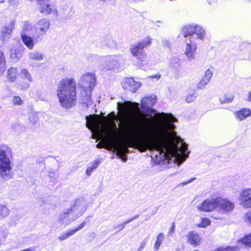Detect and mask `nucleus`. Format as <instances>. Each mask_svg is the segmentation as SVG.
<instances>
[{"label": "nucleus", "instance_id": "f257e3e1", "mask_svg": "<svg viewBox=\"0 0 251 251\" xmlns=\"http://www.w3.org/2000/svg\"><path fill=\"white\" fill-rule=\"evenodd\" d=\"M168 118L169 117L167 118V121L160 125L158 134L149 131H139L131 125H126L123 130L127 140L126 146L115 147L116 154H126L130 152L127 147H133L144 142L148 149L158 153L160 159L173 161L180 165L188 158L190 151H188L186 143L178 144L171 140L174 131L173 125L168 123Z\"/></svg>", "mask_w": 251, "mask_h": 251}, {"label": "nucleus", "instance_id": "f03ea898", "mask_svg": "<svg viewBox=\"0 0 251 251\" xmlns=\"http://www.w3.org/2000/svg\"><path fill=\"white\" fill-rule=\"evenodd\" d=\"M156 99L157 98L155 95H151L143 98L141 101V106L146 109V112L147 115L149 118V122L154 121L153 120L155 119V116L157 115H159V117L162 119L161 121L157 122L155 124L154 130L152 132L155 134H158V128L161 123L165 121L166 120V119H167V118H168V117L170 116L171 117H169V118H168V123L173 125V130L174 131V134H173V135L171 136V140L175 141V142L178 144L179 143H185L182 141V139L180 137L177 135V133L175 130L176 126L175 125V123L177 121V119L171 113H166L164 112L159 113L156 109L151 107V106H153L156 102Z\"/></svg>", "mask_w": 251, "mask_h": 251}, {"label": "nucleus", "instance_id": "7ed1b4c3", "mask_svg": "<svg viewBox=\"0 0 251 251\" xmlns=\"http://www.w3.org/2000/svg\"><path fill=\"white\" fill-rule=\"evenodd\" d=\"M76 82L74 79L65 78L57 85L56 95L61 106L70 108L76 103Z\"/></svg>", "mask_w": 251, "mask_h": 251}, {"label": "nucleus", "instance_id": "20e7f679", "mask_svg": "<svg viewBox=\"0 0 251 251\" xmlns=\"http://www.w3.org/2000/svg\"><path fill=\"white\" fill-rule=\"evenodd\" d=\"M234 208V204L232 202L221 197L205 200L200 206H198L199 210L207 212L216 210L218 214H213L212 216V217L216 220L222 219L223 214L231 212Z\"/></svg>", "mask_w": 251, "mask_h": 251}, {"label": "nucleus", "instance_id": "39448f33", "mask_svg": "<svg viewBox=\"0 0 251 251\" xmlns=\"http://www.w3.org/2000/svg\"><path fill=\"white\" fill-rule=\"evenodd\" d=\"M88 203L86 199L83 197H79L71 201L70 207L60 214L57 222L62 225L67 226L75 221L86 211Z\"/></svg>", "mask_w": 251, "mask_h": 251}, {"label": "nucleus", "instance_id": "423d86ee", "mask_svg": "<svg viewBox=\"0 0 251 251\" xmlns=\"http://www.w3.org/2000/svg\"><path fill=\"white\" fill-rule=\"evenodd\" d=\"M96 76L95 74L88 73L80 78L78 85L80 89V101L88 106L92 104L91 92L96 85Z\"/></svg>", "mask_w": 251, "mask_h": 251}, {"label": "nucleus", "instance_id": "0eeeda50", "mask_svg": "<svg viewBox=\"0 0 251 251\" xmlns=\"http://www.w3.org/2000/svg\"><path fill=\"white\" fill-rule=\"evenodd\" d=\"M9 148L7 145L0 147V178L7 180L13 177L10 159L7 155Z\"/></svg>", "mask_w": 251, "mask_h": 251}, {"label": "nucleus", "instance_id": "6e6552de", "mask_svg": "<svg viewBox=\"0 0 251 251\" xmlns=\"http://www.w3.org/2000/svg\"><path fill=\"white\" fill-rule=\"evenodd\" d=\"M152 38L148 36L139 42L132 44L130 50L132 56L135 57L138 64H141L145 61L146 53L144 49L151 44Z\"/></svg>", "mask_w": 251, "mask_h": 251}, {"label": "nucleus", "instance_id": "1a4fd4ad", "mask_svg": "<svg viewBox=\"0 0 251 251\" xmlns=\"http://www.w3.org/2000/svg\"><path fill=\"white\" fill-rule=\"evenodd\" d=\"M117 123V116L115 113L113 112L110 122L107 125L108 139L104 144L100 143L97 144L96 147L98 149H106L108 147H113L114 146L113 139L116 136L117 132L118 131Z\"/></svg>", "mask_w": 251, "mask_h": 251}, {"label": "nucleus", "instance_id": "9d476101", "mask_svg": "<svg viewBox=\"0 0 251 251\" xmlns=\"http://www.w3.org/2000/svg\"><path fill=\"white\" fill-rule=\"evenodd\" d=\"M50 26V21L48 19H41L36 23L34 25L35 43H38L43 40L44 35L49 29Z\"/></svg>", "mask_w": 251, "mask_h": 251}, {"label": "nucleus", "instance_id": "9b49d317", "mask_svg": "<svg viewBox=\"0 0 251 251\" xmlns=\"http://www.w3.org/2000/svg\"><path fill=\"white\" fill-rule=\"evenodd\" d=\"M117 108L124 116L126 117L138 112L140 109L139 103L130 101L117 102Z\"/></svg>", "mask_w": 251, "mask_h": 251}, {"label": "nucleus", "instance_id": "f8f14e48", "mask_svg": "<svg viewBox=\"0 0 251 251\" xmlns=\"http://www.w3.org/2000/svg\"><path fill=\"white\" fill-rule=\"evenodd\" d=\"M123 61V59L120 55H109L104 57L103 59V70H112L118 68Z\"/></svg>", "mask_w": 251, "mask_h": 251}, {"label": "nucleus", "instance_id": "ddd939ff", "mask_svg": "<svg viewBox=\"0 0 251 251\" xmlns=\"http://www.w3.org/2000/svg\"><path fill=\"white\" fill-rule=\"evenodd\" d=\"M186 46L184 49V54L186 56L187 60L192 62L195 58L196 50L197 49V43L194 40L193 37L190 39L185 40Z\"/></svg>", "mask_w": 251, "mask_h": 251}, {"label": "nucleus", "instance_id": "4468645a", "mask_svg": "<svg viewBox=\"0 0 251 251\" xmlns=\"http://www.w3.org/2000/svg\"><path fill=\"white\" fill-rule=\"evenodd\" d=\"M86 126L91 131L100 129L101 128L103 122L97 115L86 117Z\"/></svg>", "mask_w": 251, "mask_h": 251}, {"label": "nucleus", "instance_id": "2eb2a0df", "mask_svg": "<svg viewBox=\"0 0 251 251\" xmlns=\"http://www.w3.org/2000/svg\"><path fill=\"white\" fill-rule=\"evenodd\" d=\"M239 200L243 207L251 208V188H245L240 192Z\"/></svg>", "mask_w": 251, "mask_h": 251}, {"label": "nucleus", "instance_id": "dca6fc26", "mask_svg": "<svg viewBox=\"0 0 251 251\" xmlns=\"http://www.w3.org/2000/svg\"><path fill=\"white\" fill-rule=\"evenodd\" d=\"M123 87L126 90L134 93L140 87L141 83L136 82L133 78H127L122 83Z\"/></svg>", "mask_w": 251, "mask_h": 251}, {"label": "nucleus", "instance_id": "f3484780", "mask_svg": "<svg viewBox=\"0 0 251 251\" xmlns=\"http://www.w3.org/2000/svg\"><path fill=\"white\" fill-rule=\"evenodd\" d=\"M15 21L12 20L7 25L1 28L0 37L3 42L7 41L11 37V34L15 28Z\"/></svg>", "mask_w": 251, "mask_h": 251}, {"label": "nucleus", "instance_id": "a211bd4d", "mask_svg": "<svg viewBox=\"0 0 251 251\" xmlns=\"http://www.w3.org/2000/svg\"><path fill=\"white\" fill-rule=\"evenodd\" d=\"M187 242L194 246H198L201 242V238L196 231H192L188 233L187 235Z\"/></svg>", "mask_w": 251, "mask_h": 251}, {"label": "nucleus", "instance_id": "6ab92c4d", "mask_svg": "<svg viewBox=\"0 0 251 251\" xmlns=\"http://www.w3.org/2000/svg\"><path fill=\"white\" fill-rule=\"evenodd\" d=\"M195 25H188L182 28V33L186 39H190L193 37L195 41Z\"/></svg>", "mask_w": 251, "mask_h": 251}, {"label": "nucleus", "instance_id": "aec40b11", "mask_svg": "<svg viewBox=\"0 0 251 251\" xmlns=\"http://www.w3.org/2000/svg\"><path fill=\"white\" fill-rule=\"evenodd\" d=\"M237 247L239 249H245L251 247V233L246 235L243 238L237 242Z\"/></svg>", "mask_w": 251, "mask_h": 251}, {"label": "nucleus", "instance_id": "412c9836", "mask_svg": "<svg viewBox=\"0 0 251 251\" xmlns=\"http://www.w3.org/2000/svg\"><path fill=\"white\" fill-rule=\"evenodd\" d=\"M21 39L24 44L29 49H33L35 43L34 36L33 38L28 36L27 34H23L21 35Z\"/></svg>", "mask_w": 251, "mask_h": 251}, {"label": "nucleus", "instance_id": "4be33fe9", "mask_svg": "<svg viewBox=\"0 0 251 251\" xmlns=\"http://www.w3.org/2000/svg\"><path fill=\"white\" fill-rule=\"evenodd\" d=\"M24 47L20 46L19 49H13L11 50V58L13 62H17L22 56V50Z\"/></svg>", "mask_w": 251, "mask_h": 251}, {"label": "nucleus", "instance_id": "5701e85b", "mask_svg": "<svg viewBox=\"0 0 251 251\" xmlns=\"http://www.w3.org/2000/svg\"><path fill=\"white\" fill-rule=\"evenodd\" d=\"M195 41L197 39L203 40L205 35V29L201 25H196L195 26Z\"/></svg>", "mask_w": 251, "mask_h": 251}, {"label": "nucleus", "instance_id": "b1692460", "mask_svg": "<svg viewBox=\"0 0 251 251\" xmlns=\"http://www.w3.org/2000/svg\"><path fill=\"white\" fill-rule=\"evenodd\" d=\"M18 75V71L16 68L11 67L8 70L7 77L10 82H14Z\"/></svg>", "mask_w": 251, "mask_h": 251}, {"label": "nucleus", "instance_id": "393cba45", "mask_svg": "<svg viewBox=\"0 0 251 251\" xmlns=\"http://www.w3.org/2000/svg\"><path fill=\"white\" fill-rule=\"evenodd\" d=\"M55 11L56 9L55 7L49 4H41L39 8V11L42 13L46 14L53 13Z\"/></svg>", "mask_w": 251, "mask_h": 251}, {"label": "nucleus", "instance_id": "a878e982", "mask_svg": "<svg viewBox=\"0 0 251 251\" xmlns=\"http://www.w3.org/2000/svg\"><path fill=\"white\" fill-rule=\"evenodd\" d=\"M101 162V159L98 158L96 159L93 162L90 163L89 166L87 167L86 170V174L88 176H90L93 170L97 169Z\"/></svg>", "mask_w": 251, "mask_h": 251}, {"label": "nucleus", "instance_id": "bb28decb", "mask_svg": "<svg viewBox=\"0 0 251 251\" xmlns=\"http://www.w3.org/2000/svg\"><path fill=\"white\" fill-rule=\"evenodd\" d=\"M19 76L20 78L25 80H27L28 82H33V79L31 74L25 69H23L20 72Z\"/></svg>", "mask_w": 251, "mask_h": 251}, {"label": "nucleus", "instance_id": "cd10ccee", "mask_svg": "<svg viewBox=\"0 0 251 251\" xmlns=\"http://www.w3.org/2000/svg\"><path fill=\"white\" fill-rule=\"evenodd\" d=\"M251 113V111L249 109H243L237 112L235 114V116L236 118L238 119L239 120H243L250 116Z\"/></svg>", "mask_w": 251, "mask_h": 251}, {"label": "nucleus", "instance_id": "c85d7f7f", "mask_svg": "<svg viewBox=\"0 0 251 251\" xmlns=\"http://www.w3.org/2000/svg\"><path fill=\"white\" fill-rule=\"evenodd\" d=\"M33 25L31 23L28 21H24L22 25V30L21 31V35L23 34H26L32 31L33 29Z\"/></svg>", "mask_w": 251, "mask_h": 251}, {"label": "nucleus", "instance_id": "c756f323", "mask_svg": "<svg viewBox=\"0 0 251 251\" xmlns=\"http://www.w3.org/2000/svg\"><path fill=\"white\" fill-rule=\"evenodd\" d=\"M28 56L30 59L41 61L44 58L45 55L40 52L35 51L30 52L28 54Z\"/></svg>", "mask_w": 251, "mask_h": 251}, {"label": "nucleus", "instance_id": "7c9ffc66", "mask_svg": "<svg viewBox=\"0 0 251 251\" xmlns=\"http://www.w3.org/2000/svg\"><path fill=\"white\" fill-rule=\"evenodd\" d=\"M164 238V234L162 233H160L158 235L153 247L154 251H157L159 250L160 246L162 243Z\"/></svg>", "mask_w": 251, "mask_h": 251}, {"label": "nucleus", "instance_id": "2f4dec72", "mask_svg": "<svg viewBox=\"0 0 251 251\" xmlns=\"http://www.w3.org/2000/svg\"><path fill=\"white\" fill-rule=\"evenodd\" d=\"M29 82L27 80L19 82L17 84L18 88L22 91H26L30 87Z\"/></svg>", "mask_w": 251, "mask_h": 251}, {"label": "nucleus", "instance_id": "473e14b6", "mask_svg": "<svg viewBox=\"0 0 251 251\" xmlns=\"http://www.w3.org/2000/svg\"><path fill=\"white\" fill-rule=\"evenodd\" d=\"M5 69V61L2 51H0V74H2Z\"/></svg>", "mask_w": 251, "mask_h": 251}, {"label": "nucleus", "instance_id": "72a5a7b5", "mask_svg": "<svg viewBox=\"0 0 251 251\" xmlns=\"http://www.w3.org/2000/svg\"><path fill=\"white\" fill-rule=\"evenodd\" d=\"M233 99V96L232 95H225L223 97L220 98V101L221 103H229Z\"/></svg>", "mask_w": 251, "mask_h": 251}, {"label": "nucleus", "instance_id": "f704fd0d", "mask_svg": "<svg viewBox=\"0 0 251 251\" xmlns=\"http://www.w3.org/2000/svg\"><path fill=\"white\" fill-rule=\"evenodd\" d=\"M9 213V209L5 205L0 204V218L7 216Z\"/></svg>", "mask_w": 251, "mask_h": 251}, {"label": "nucleus", "instance_id": "c9c22d12", "mask_svg": "<svg viewBox=\"0 0 251 251\" xmlns=\"http://www.w3.org/2000/svg\"><path fill=\"white\" fill-rule=\"evenodd\" d=\"M74 234V232L72 230H69L66 232H64L62 233L60 236L58 237L59 239L61 241L65 240L66 239L68 238L70 236H72Z\"/></svg>", "mask_w": 251, "mask_h": 251}, {"label": "nucleus", "instance_id": "e433bc0d", "mask_svg": "<svg viewBox=\"0 0 251 251\" xmlns=\"http://www.w3.org/2000/svg\"><path fill=\"white\" fill-rule=\"evenodd\" d=\"M170 65L172 68H177L179 67V59L177 57H172L170 61Z\"/></svg>", "mask_w": 251, "mask_h": 251}, {"label": "nucleus", "instance_id": "4c0bfd02", "mask_svg": "<svg viewBox=\"0 0 251 251\" xmlns=\"http://www.w3.org/2000/svg\"><path fill=\"white\" fill-rule=\"evenodd\" d=\"M212 72L209 69H208L205 72L204 75L202 79L205 80L206 81V83H208L210 78L212 76Z\"/></svg>", "mask_w": 251, "mask_h": 251}, {"label": "nucleus", "instance_id": "58836bf2", "mask_svg": "<svg viewBox=\"0 0 251 251\" xmlns=\"http://www.w3.org/2000/svg\"><path fill=\"white\" fill-rule=\"evenodd\" d=\"M212 72L209 69H208L205 72L204 75L202 79L205 80L206 81V83H208L210 78L212 76Z\"/></svg>", "mask_w": 251, "mask_h": 251}, {"label": "nucleus", "instance_id": "ea45409f", "mask_svg": "<svg viewBox=\"0 0 251 251\" xmlns=\"http://www.w3.org/2000/svg\"><path fill=\"white\" fill-rule=\"evenodd\" d=\"M161 44L164 48L171 50L172 48V44L169 41V40L165 38H163L161 40Z\"/></svg>", "mask_w": 251, "mask_h": 251}, {"label": "nucleus", "instance_id": "a19ab883", "mask_svg": "<svg viewBox=\"0 0 251 251\" xmlns=\"http://www.w3.org/2000/svg\"><path fill=\"white\" fill-rule=\"evenodd\" d=\"M197 97V94L196 92H193L191 94H188L186 98V101L187 102H191L193 101Z\"/></svg>", "mask_w": 251, "mask_h": 251}, {"label": "nucleus", "instance_id": "79ce46f5", "mask_svg": "<svg viewBox=\"0 0 251 251\" xmlns=\"http://www.w3.org/2000/svg\"><path fill=\"white\" fill-rule=\"evenodd\" d=\"M238 247H227L226 248H220L215 250L214 251H235L236 248Z\"/></svg>", "mask_w": 251, "mask_h": 251}, {"label": "nucleus", "instance_id": "37998d69", "mask_svg": "<svg viewBox=\"0 0 251 251\" xmlns=\"http://www.w3.org/2000/svg\"><path fill=\"white\" fill-rule=\"evenodd\" d=\"M13 103L15 105H20L23 103V101L19 96H15L13 99Z\"/></svg>", "mask_w": 251, "mask_h": 251}, {"label": "nucleus", "instance_id": "c03bdc74", "mask_svg": "<svg viewBox=\"0 0 251 251\" xmlns=\"http://www.w3.org/2000/svg\"><path fill=\"white\" fill-rule=\"evenodd\" d=\"M210 224V221L207 218H204L202 220L200 226L202 227H205L209 225Z\"/></svg>", "mask_w": 251, "mask_h": 251}, {"label": "nucleus", "instance_id": "a18cd8bd", "mask_svg": "<svg viewBox=\"0 0 251 251\" xmlns=\"http://www.w3.org/2000/svg\"><path fill=\"white\" fill-rule=\"evenodd\" d=\"M147 242H148V240H147V238L143 239L142 241V242H141V243L140 244V246L137 250V251H142L144 249Z\"/></svg>", "mask_w": 251, "mask_h": 251}, {"label": "nucleus", "instance_id": "49530a36", "mask_svg": "<svg viewBox=\"0 0 251 251\" xmlns=\"http://www.w3.org/2000/svg\"><path fill=\"white\" fill-rule=\"evenodd\" d=\"M29 123L31 126H33L37 122V118L34 115H32L29 118Z\"/></svg>", "mask_w": 251, "mask_h": 251}, {"label": "nucleus", "instance_id": "de8ad7c7", "mask_svg": "<svg viewBox=\"0 0 251 251\" xmlns=\"http://www.w3.org/2000/svg\"><path fill=\"white\" fill-rule=\"evenodd\" d=\"M208 83H206V81L203 79H201L200 82L198 84V87L200 89L204 88V86L207 85Z\"/></svg>", "mask_w": 251, "mask_h": 251}, {"label": "nucleus", "instance_id": "09e8293b", "mask_svg": "<svg viewBox=\"0 0 251 251\" xmlns=\"http://www.w3.org/2000/svg\"><path fill=\"white\" fill-rule=\"evenodd\" d=\"M98 58L99 57L96 55L90 54L88 56V60L91 62L96 61Z\"/></svg>", "mask_w": 251, "mask_h": 251}, {"label": "nucleus", "instance_id": "8fccbe9b", "mask_svg": "<svg viewBox=\"0 0 251 251\" xmlns=\"http://www.w3.org/2000/svg\"><path fill=\"white\" fill-rule=\"evenodd\" d=\"M86 222H82L77 228L72 230L74 232V234L77 231H79V230L81 229L82 228L84 227L86 224Z\"/></svg>", "mask_w": 251, "mask_h": 251}, {"label": "nucleus", "instance_id": "3c124183", "mask_svg": "<svg viewBox=\"0 0 251 251\" xmlns=\"http://www.w3.org/2000/svg\"><path fill=\"white\" fill-rule=\"evenodd\" d=\"M196 179V178L195 177H193V178H191L190 179H189L188 181H186V182H182V183H180L178 186H184L186 185H187L191 182H192L194 180Z\"/></svg>", "mask_w": 251, "mask_h": 251}, {"label": "nucleus", "instance_id": "603ef678", "mask_svg": "<svg viewBox=\"0 0 251 251\" xmlns=\"http://www.w3.org/2000/svg\"><path fill=\"white\" fill-rule=\"evenodd\" d=\"M107 45L110 47H113L116 46L115 42L112 39H110L109 42L106 43Z\"/></svg>", "mask_w": 251, "mask_h": 251}, {"label": "nucleus", "instance_id": "864d4df0", "mask_svg": "<svg viewBox=\"0 0 251 251\" xmlns=\"http://www.w3.org/2000/svg\"><path fill=\"white\" fill-rule=\"evenodd\" d=\"M117 155H118V158L122 159L123 162H126L127 161V157L126 154L119 155L118 154H117Z\"/></svg>", "mask_w": 251, "mask_h": 251}, {"label": "nucleus", "instance_id": "5fc2aeb1", "mask_svg": "<svg viewBox=\"0 0 251 251\" xmlns=\"http://www.w3.org/2000/svg\"><path fill=\"white\" fill-rule=\"evenodd\" d=\"M148 78H154V79H156V80H158L160 78V75H150V76H148Z\"/></svg>", "mask_w": 251, "mask_h": 251}, {"label": "nucleus", "instance_id": "6e6d98bb", "mask_svg": "<svg viewBox=\"0 0 251 251\" xmlns=\"http://www.w3.org/2000/svg\"><path fill=\"white\" fill-rule=\"evenodd\" d=\"M126 224H125V222L122 224L118 225L117 227L119 228V230H121L124 229Z\"/></svg>", "mask_w": 251, "mask_h": 251}, {"label": "nucleus", "instance_id": "4d7b16f0", "mask_svg": "<svg viewBox=\"0 0 251 251\" xmlns=\"http://www.w3.org/2000/svg\"><path fill=\"white\" fill-rule=\"evenodd\" d=\"M245 219L248 220L249 222L251 223V214L247 213L245 216Z\"/></svg>", "mask_w": 251, "mask_h": 251}, {"label": "nucleus", "instance_id": "13d9d810", "mask_svg": "<svg viewBox=\"0 0 251 251\" xmlns=\"http://www.w3.org/2000/svg\"><path fill=\"white\" fill-rule=\"evenodd\" d=\"M175 229V224L173 223L172 226H171V227L170 229L169 233L170 234H171L172 233H173L174 232Z\"/></svg>", "mask_w": 251, "mask_h": 251}, {"label": "nucleus", "instance_id": "bf43d9fd", "mask_svg": "<svg viewBox=\"0 0 251 251\" xmlns=\"http://www.w3.org/2000/svg\"><path fill=\"white\" fill-rule=\"evenodd\" d=\"M9 2L10 5H15V4H16V0H9Z\"/></svg>", "mask_w": 251, "mask_h": 251}, {"label": "nucleus", "instance_id": "052dcab7", "mask_svg": "<svg viewBox=\"0 0 251 251\" xmlns=\"http://www.w3.org/2000/svg\"><path fill=\"white\" fill-rule=\"evenodd\" d=\"M20 126V125L18 124H15V125H13V128L15 129H17L18 127H19Z\"/></svg>", "mask_w": 251, "mask_h": 251}, {"label": "nucleus", "instance_id": "680f3d73", "mask_svg": "<svg viewBox=\"0 0 251 251\" xmlns=\"http://www.w3.org/2000/svg\"><path fill=\"white\" fill-rule=\"evenodd\" d=\"M133 221H134L133 219L132 218L129 219V220H128L127 221H126L125 222V224H126V225L132 222Z\"/></svg>", "mask_w": 251, "mask_h": 251}, {"label": "nucleus", "instance_id": "e2e57ef3", "mask_svg": "<svg viewBox=\"0 0 251 251\" xmlns=\"http://www.w3.org/2000/svg\"><path fill=\"white\" fill-rule=\"evenodd\" d=\"M248 100H249L250 101H251V92H250V93H249Z\"/></svg>", "mask_w": 251, "mask_h": 251}, {"label": "nucleus", "instance_id": "0e129e2a", "mask_svg": "<svg viewBox=\"0 0 251 251\" xmlns=\"http://www.w3.org/2000/svg\"><path fill=\"white\" fill-rule=\"evenodd\" d=\"M138 217H139V215H136L134 216V217H133L132 218L134 220L137 219Z\"/></svg>", "mask_w": 251, "mask_h": 251}, {"label": "nucleus", "instance_id": "69168bd1", "mask_svg": "<svg viewBox=\"0 0 251 251\" xmlns=\"http://www.w3.org/2000/svg\"><path fill=\"white\" fill-rule=\"evenodd\" d=\"M4 2V0H0V3H3Z\"/></svg>", "mask_w": 251, "mask_h": 251}, {"label": "nucleus", "instance_id": "338daca9", "mask_svg": "<svg viewBox=\"0 0 251 251\" xmlns=\"http://www.w3.org/2000/svg\"><path fill=\"white\" fill-rule=\"evenodd\" d=\"M248 1L251 2V0H248Z\"/></svg>", "mask_w": 251, "mask_h": 251}, {"label": "nucleus", "instance_id": "774afa93", "mask_svg": "<svg viewBox=\"0 0 251 251\" xmlns=\"http://www.w3.org/2000/svg\"><path fill=\"white\" fill-rule=\"evenodd\" d=\"M155 156H156V157H157L158 154H156L155 155Z\"/></svg>", "mask_w": 251, "mask_h": 251}]
</instances>
